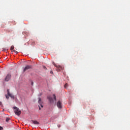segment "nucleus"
Segmentation results:
<instances>
[{"instance_id": "obj_17", "label": "nucleus", "mask_w": 130, "mask_h": 130, "mask_svg": "<svg viewBox=\"0 0 130 130\" xmlns=\"http://www.w3.org/2000/svg\"><path fill=\"white\" fill-rule=\"evenodd\" d=\"M43 68L44 69V70H46V67L43 66Z\"/></svg>"}, {"instance_id": "obj_8", "label": "nucleus", "mask_w": 130, "mask_h": 130, "mask_svg": "<svg viewBox=\"0 0 130 130\" xmlns=\"http://www.w3.org/2000/svg\"><path fill=\"white\" fill-rule=\"evenodd\" d=\"M39 104L40 105V106L42 107V108H43V105H42V102L41 101V98H39Z\"/></svg>"}, {"instance_id": "obj_13", "label": "nucleus", "mask_w": 130, "mask_h": 130, "mask_svg": "<svg viewBox=\"0 0 130 130\" xmlns=\"http://www.w3.org/2000/svg\"><path fill=\"white\" fill-rule=\"evenodd\" d=\"M64 88H67V87H68V83L65 84V85H64Z\"/></svg>"}, {"instance_id": "obj_6", "label": "nucleus", "mask_w": 130, "mask_h": 130, "mask_svg": "<svg viewBox=\"0 0 130 130\" xmlns=\"http://www.w3.org/2000/svg\"><path fill=\"white\" fill-rule=\"evenodd\" d=\"M31 66H26L24 70H23V72L25 73V72H26V71H27V70H29V69H31Z\"/></svg>"}, {"instance_id": "obj_7", "label": "nucleus", "mask_w": 130, "mask_h": 130, "mask_svg": "<svg viewBox=\"0 0 130 130\" xmlns=\"http://www.w3.org/2000/svg\"><path fill=\"white\" fill-rule=\"evenodd\" d=\"M48 99L49 100V102H50V103H51V104L53 103V102H54L53 99H52V98H51V96H48Z\"/></svg>"}, {"instance_id": "obj_20", "label": "nucleus", "mask_w": 130, "mask_h": 130, "mask_svg": "<svg viewBox=\"0 0 130 130\" xmlns=\"http://www.w3.org/2000/svg\"><path fill=\"white\" fill-rule=\"evenodd\" d=\"M6 98H7V99H9V96L6 95Z\"/></svg>"}, {"instance_id": "obj_11", "label": "nucleus", "mask_w": 130, "mask_h": 130, "mask_svg": "<svg viewBox=\"0 0 130 130\" xmlns=\"http://www.w3.org/2000/svg\"><path fill=\"white\" fill-rule=\"evenodd\" d=\"M53 96L54 101H56V96H55V94H53Z\"/></svg>"}, {"instance_id": "obj_4", "label": "nucleus", "mask_w": 130, "mask_h": 130, "mask_svg": "<svg viewBox=\"0 0 130 130\" xmlns=\"http://www.w3.org/2000/svg\"><path fill=\"white\" fill-rule=\"evenodd\" d=\"M7 92H8V96H9V97H11L12 99H15V96H14L13 94L10 93V90L9 89L7 90Z\"/></svg>"}, {"instance_id": "obj_14", "label": "nucleus", "mask_w": 130, "mask_h": 130, "mask_svg": "<svg viewBox=\"0 0 130 130\" xmlns=\"http://www.w3.org/2000/svg\"><path fill=\"white\" fill-rule=\"evenodd\" d=\"M13 52H15V53H18V51H16V50H13Z\"/></svg>"}, {"instance_id": "obj_1", "label": "nucleus", "mask_w": 130, "mask_h": 130, "mask_svg": "<svg viewBox=\"0 0 130 130\" xmlns=\"http://www.w3.org/2000/svg\"><path fill=\"white\" fill-rule=\"evenodd\" d=\"M14 109H15L14 112L16 115L19 116L21 114V110H20V109H19V108L18 107H14Z\"/></svg>"}, {"instance_id": "obj_21", "label": "nucleus", "mask_w": 130, "mask_h": 130, "mask_svg": "<svg viewBox=\"0 0 130 130\" xmlns=\"http://www.w3.org/2000/svg\"><path fill=\"white\" fill-rule=\"evenodd\" d=\"M57 126L58 127H60V125H58Z\"/></svg>"}, {"instance_id": "obj_3", "label": "nucleus", "mask_w": 130, "mask_h": 130, "mask_svg": "<svg viewBox=\"0 0 130 130\" xmlns=\"http://www.w3.org/2000/svg\"><path fill=\"white\" fill-rule=\"evenodd\" d=\"M57 106L58 108H62V103H61V102H60V101H58L57 102Z\"/></svg>"}, {"instance_id": "obj_12", "label": "nucleus", "mask_w": 130, "mask_h": 130, "mask_svg": "<svg viewBox=\"0 0 130 130\" xmlns=\"http://www.w3.org/2000/svg\"><path fill=\"white\" fill-rule=\"evenodd\" d=\"M2 51H6L7 52V51H8V50H7V49H6V48H3Z\"/></svg>"}, {"instance_id": "obj_10", "label": "nucleus", "mask_w": 130, "mask_h": 130, "mask_svg": "<svg viewBox=\"0 0 130 130\" xmlns=\"http://www.w3.org/2000/svg\"><path fill=\"white\" fill-rule=\"evenodd\" d=\"M14 48H15V47L14 46H12L11 47V48H10V50L12 51V50H14Z\"/></svg>"}, {"instance_id": "obj_16", "label": "nucleus", "mask_w": 130, "mask_h": 130, "mask_svg": "<svg viewBox=\"0 0 130 130\" xmlns=\"http://www.w3.org/2000/svg\"><path fill=\"white\" fill-rule=\"evenodd\" d=\"M3 127H2V126H0V130H3Z\"/></svg>"}, {"instance_id": "obj_15", "label": "nucleus", "mask_w": 130, "mask_h": 130, "mask_svg": "<svg viewBox=\"0 0 130 130\" xmlns=\"http://www.w3.org/2000/svg\"><path fill=\"white\" fill-rule=\"evenodd\" d=\"M9 120H10V118H7L6 121L8 122V121H9Z\"/></svg>"}, {"instance_id": "obj_2", "label": "nucleus", "mask_w": 130, "mask_h": 130, "mask_svg": "<svg viewBox=\"0 0 130 130\" xmlns=\"http://www.w3.org/2000/svg\"><path fill=\"white\" fill-rule=\"evenodd\" d=\"M11 77H12V75L10 74H7L6 77L5 78V82H9V81L11 80Z\"/></svg>"}, {"instance_id": "obj_5", "label": "nucleus", "mask_w": 130, "mask_h": 130, "mask_svg": "<svg viewBox=\"0 0 130 130\" xmlns=\"http://www.w3.org/2000/svg\"><path fill=\"white\" fill-rule=\"evenodd\" d=\"M54 66L56 68H57V69H58V70H59V71H60L61 70H63V67L59 65L54 64Z\"/></svg>"}, {"instance_id": "obj_18", "label": "nucleus", "mask_w": 130, "mask_h": 130, "mask_svg": "<svg viewBox=\"0 0 130 130\" xmlns=\"http://www.w3.org/2000/svg\"><path fill=\"white\" fill-rule=\"evenodd\" d=\"M50 74H53V72L52 71H50Z\"/></svg>"}, {"instance_id": "obj_22", "label": "nucleus", "mask_w": 130, "mask_h": 130, "mask_svg": "<svg viewBox=\"0 0 130 130\" xmlns=\"http://www.w3.org/2000/svg\"><path fill=\"white\" fill-rule=\"evenodd\" d=\"M31 85H33V82H32Z\"/></svg>"}, {"instance_id": "obj_9", "label": "nucleus", "mask_w": 130, "mask_h": 130, "mask_svg": "<svg viewBox=\"0 0 130 130\" xmlns=\"http://www.w3.org/2000/svg\"><path fill=\"white\" fill-rule=\"evenodd\" d=\"M32 122L34 123V124H39V122L36 121V120H31Z\"/></svg>"}, {"instance_id": "obj_19", "label": "nucleus", "mask_w": 130, "mask_h": 130, "mask_svg": "<svg viewBox=\"0 0 130 130\" xmlns=\"http://www.w3.org/2000/svg\"><path fill=\"white\" fill-rule=\"evenodd\" d=\"M39 107L40 110H41V108H40V106H39Z\"/></svg>"}]
</instances>
